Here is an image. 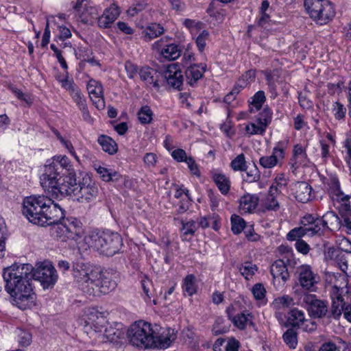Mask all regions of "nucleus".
<instances>
[{
  "label": "nucleus",
  "mask_w": 351,
  "mask_h": 351,
  "mask_svg": "<svg viewBox=\"0 0 351 351\" xmlns=\"http://www.w3.org/2000/svg\"><path fill=\"white\" fill-rule=\"evenodd\" d=\"M22 213L29 222L40 226L60 222L58 229L67 239L77 240L84 232L81 221L74 217L64 219L65 210L47 195L26 197Z\"/></svg>",
  "instance_id": "obj_1"
},
{
  "label": "nucleus",
  "mask_w": 351,
  "mask_h": 351,
  "mask_svg": "<svg viewBox=\"0 0 351 351\" xmlns=\"http://www.w3.org/2000/svg\"><path fill=\"white\" fill-rule=\"evenodd\" d=\"M32 271L31 264L14 263L3 271L5 291L12 297L13 304L22 310L36 304V295L31 284Z\"/></svg>",
  "instance_id": "obj_2"
},
{
  "label": "nucleus",
  "mask_w": 351,
  "mask_h": 351,
  "mask_svg": "<svg viewBox=\"0 0 351 351\" xmlns=\"http://www.w3.org/2000/svg\"><path fill=\"white\" fill-rule=\"evenodd\" d=\"M127 338L132 346L139 349H166L175 341L176 334L170 328L140 320L130 326Z\"/></svg>",
  "instance_id": "obj_3"
},
{
  "label": "nucleus",
  "mask_w": 351,
  "mask_h": 351,
  "mask_svg": "<svg viewBox=\"0 0 351 351\" xmlns=\"http://www.w3.org/2000/svg\"><path fill=\"white\" fill-rule=\"evenodd\" d=\"M331 306L326 300H321L315 294L304 293L302 295V302L305 304L308 315L313 319L322 320L327 324L333 320H339L343 311V296L337 287L332 288L330 294Z\"/></svg>",
  "instance_id": "obj_4"
},
{
  "label": "nucleus",
  "mask_w": 351,
  "mask_h": 351,
  "mask_svg": "<svg viewBox=\"0 0 351 351\" xmlns=\"http://www.w3.org/2000/svg\"><path fill=\"white\" fill-rule=\"evenodd\" d=\"M75 172L70 160L66 156H56L47 161L45 165L44 173L40 178L42 187L45 192L53 195L55 189H59L62 182Z\"/></svg>",
  "instance_id": "obj_5"
},
{
  "label": "nucleus",
  "mask_w": 351,
  "mask_h": 351,
  "mask_svg": "<svg viewBox=\"0 0 351 351\" xmlns=\"http://www.w3.org/2000/svg\"><path fill=\"white\" fill-rule=\"evenodd\" d=\"M65 182H62L59 189H55L51 197L59 198L62 197L73 195L79 202L90 203L95 201L97 197L99 189L91 178L86 176L81 181L77 182L76 177L71 174Z\"/></svg>",
  "instance_id": "obj_6"
},
{
  "label": "nucleus",
  "mask_w": 351,
  "mask_h": 351,
  "mask_svg": "<svg viewBox=\"0 0 351 351\" xmlns=\"http://www.w3.org/2000/svg\"><path fill=\"white\" fill-rule=\"evenodd\" d=\"M84 241L89 247L107 256L119 253L123 245L121 236L109 230L92 231L85 237Z\"/></svg>",
  "instance_id": "obj_7"
},
{
  "label": "nucleus",
  "mask_w": 351,
  "mask_h": 351,
  "mask_svg": "<svg viewBox=\"0 0 351 351\" xmlns=\"http://www.w3.org/2000/svg\"><path fill=\"white\" fill-rule=\"evenodd\" d=\"M307 14L317 24L325 25L335 16L333 4L328 0H304Z\"/></svg>",
  "instance_id": "obj_8"
},
{
  "label": "nucleus",
  "mask_w": 351,
  "mask_h": 351,
  "mask_svg": "<svg viewBox=\"0 0 351 351\" xmlns=\"http://www.w3.org/2000/svg\"><path fill=\"white\" fill-rule=\"evenodd\" d=\"M73 276L79 288L86 295L93 293L94 280L97 270L88 263L76 262L73 265Z\"/></svg>",
  "instance_id": "obj_9"
},
{
  "label": "nucleus",
  "mask_w": 351,
  "mask_h": 351,
  "mask_svg": "<svg viewBox=\"0 0 351 351\" xmlns=\"http://www.w3.org/2000/svg\"><path fill=\"white\" fill-rule=\"evenodd\" d=\"M40 282L44 289H52L58 279L56 269L49 261L40 263L32 272V278Z\"/></svg>",
  "instance_id": "obj_10"
},
{
  "label": "nucleus",
  "mask_w": 351,
  "mask_h": 351,
  "mask_svg": "<svg viewBox=\"0 0 351 351\" xmlns=\"http://www.w3.org/2000/svg\"><path fill=\"white\" fill-rule=\"evenodd\" d=\"M97 279L94 280L93 293H88L89 296H95L99 293L106 294L113 291L117 287L116 273L110 270H97Z\"/></svg>",
  "instance_id": "obj_11"
},
{
  "label": "nucleus",
  "mask_w": 351,
  "mask_h": 351,
  "mask_svg": "<svg viewBox=\"0 0 351 351\" xmlns=\"http://www.w3.org/2000/svg\"><path fill=\"white\" fill-rule=\"evenodd\" d=\"M272 112L269 108H265L256 119V123H250L245 125V130L249 136L263 135L271 120Z\"/></svg>",
  "instance_id": "obj_12"
},
{
  "label": "nucleus",
  "mask_w": 351,
  "mask_h": 351,
  "mask_svg": "<svg viewBox=\"0 0 351 351\" xmlns=\"http://www.w3.org/2000/svg\"><path fill=\"white\" fill-rule=\"evenodd\" d=\"M300 224L306 226L308 237H322L326 234L322 219L319 215L306 214L301 219Z\"/></svg>",
  "instance_id": "obj_13"
},
{
  "label": "nucleus",
  "mask_w": 351,
  "mask_h": 351,
  "mask_svg": "<svg viewBox=\"0 0 351 351\" xmlns=\"http://www.w3.org/2000/svg\"><path fill=\"white\" fill-rule=\"evenodd\" d=\"M169 40V37L162 38L152 45V48L154 50L160 51V54L164 58L174 60L180 56L181 49L176 43L168 44Z\"/></svg>",
  "instance_id": "obj_14"
},
{
  "label": "nucleus",
  "mask_w": 351,
  "mask_h": 351,
  "mask_svg": "<svg viewBox=\"0 0 351 351\" xmlns=\"http://www.w3.org/2000/svg\"><path fill=\"white\" fill-rule=\"evenodd\" d=\"M297 272L300 286L306 291H315L318 277L312 271L311 267L309 265H303L298 269Z\"/></svg>",
  "instance_id": "obj_15"
},
{
  "label": "nucleus",
  "mask_w": 351,
  "mask_h": 351,
  "mask_svg": "<svg viewBox=\"0 0 351 351\" xmlns=\"http://www.w3.org/2000/svg\"><path fill=\"white\" fill-rule=\"evenodd\" d=\"M284 158V143L280 141L274 147L271 156H264L259 158V164L265 169H271L277 165Z\"/></svg>",
  "instance_id": "obj_16"
},
{
  "label": "nucleus",
  "mask_w": 351,
  "mask_h": 351,
  "mask_svg": "<svg viewBox=\"0 0 351 351\" xmlns=\"http://www.w3.org/2000/svg\"><path fill=\"white\" fill-rule=\"evenodd\" d=\"M87 90L96 108L98 109L104 108L105 103L104 99V89L101 83L91 79L87 84Z\"/></svg>",
  "instance_id": "obj_17"
},
{
  "label": "nucleus",
  "mask_w": 351,
  "mask_h": 351,
  "mask_svg": "<svg viewBox=\"0 0 351 351\" xmlns=\"http://www.w3.org/2000/svg\"><path fill=\"white\" fill-rule=\"evenodd\" d=\"M165 77L171 87L180 90L184 78L178 64H171L167 67L165 71Z\"/></svg>",
  "instance_id": "obj_18"
},
{
  "label": "nucleus",
  "mask_w": 351,
  "mask_h": 351,
  "mask_svg": "<svg viewBox=\"0 0 351 351\" xmlns=\"http://www.w3.org/2000/svg\"><path fill=\"white\" fill-rule=\"evenodd\" d=\"M206 71L205 64H193L188 66L185 71L186 82L190 86H194L201 79Z\"/></svg>",
  "instance_id": "obj_19"
},
{
  "label": "nucleus",
  "mask_w": 351,
  "mask_h": 351,
  "mask_svg": "<svg viewBox=\"0 0 351 351\" xmlns=\"http://www.w3.org/2000/svg\"><path fill=\"white\" fill-rule=\"evenodd\" d=\"M120 14L119 8L114 4L106 8L101 16L98 17L97 24L100 28H109Z\"/></svg>",
  "instance_id": "obj_20"
},
{
  "label": "nucleus",
  "mask_w": 351,
  "mask_h": 351,
  "mask_svg": "<svg viewBox=\"0 0 351 351\" xmlns=\"http://www.w3.org/2000/svg\"><path fill=\"white\" fill-rule=\"evenodd\" d=\"M58 80L61 84L62 87L69 93L75 102L84 97L73 79H69L68 76L65 78L58 77Z\"/></svg>",
  "instance_id": "obj_21"
},
{
  "label": "nucleus",
  "mask_w": 351,
  "mask_h": 351,
  "mask_svg": "<svg viewBox=\"0 0 351 351\" xmlns=\"http://www.w3.org/2000/svg\"><path fill=\"white\" fill-rule=\"evenodd\" d=\"M259 197L256 194L246 193L240 199L239 210L241 213H251L256 208Z\"/></svg>",
  "instance_id": "obj_22"
},
{
  "label": "nucleus",
  "mask_w": 351,
  "mask_h": 351,
  "mask_svg": "<svg viewBox=\"0 0 351 351\" xmlns=\"http://www.w3.org/2000/svg\"><path fill=\"white\" fill-rule=\"evenodd\" d=\"M348 245L347 248H341V252L336 259V261L340 268V269L346 273H351V265L349 267L348 261H351V243L348 240L345 239L343 241Z\"/></svg>",
  "instance_id": "obj_23"
},
{
  "label": "nucleus",
  "mask_w": 351,
  "mask_h": 351,
  "mask_svg": "<svg viewBox=\"0 0 351 351\" xmlns=\"http://www.w3.org/2000/svg\"><path fill=\"white\" fill-rule=\"evenodd\" d=\"M308 162L307 154L305 149L300 144L294 146L293 157L290 160L292 168L297 169L300 165H306Z\"/></svg>",
  "instance_id": "obj_24"
},
{
  "label": "nucleus",
  "mask_w": 351,
  "mask_h": 351,
  "mask_svg": "<svg viewBox=\"0 0 351 351\" xmlns=\"http://www.w3.org/2000/svg\"><path fill=\"white\" fill-rule=\"evenodd\" d=\"M326 233L341 229L340 217L334 211H328L321 217Z\"/></svg>",
  "instance_id": "obj_25"
},
{
  "label": "nucleus",
  "mask_w": 351,
  "mask_h": 351,
  "mask_svg": "<svg viewBox=\"0 0 351 351\" xmlns=\"http://www.w3.org/2000/svg\"><path fill=\"white\" fill-rule=\"evenodd\" d=\"M270 272L274 278H281L283 282H286L289 278L287 265L282 259H278L271 265Z\"/></svg>",
  "instance_id": "obj_26"
},
{
  "label": "nucleus",
  "mask_w": 351,
  "mask_h": 351,
  "mask_svg": "<svg viewBox=\"0 0 351 351\" xmlns=\"http://www.w3.org/2000/svg\"><path fill=\"white\" fill-rule=\"evenodd\" d=\"M312 187L305 182H300L296 184L295 199L302 203H306L313 199L311 195Z\"/></svg>",
  "instance_id": "obj_27"
},
{
  "label": "nucleus",
  "mask_w": 351,
  "mask_h": 351,
  "mask_svg": "<svg viewBox=\"0 0 351 351\" xmlns=\"http://www.w3.org/2000/svg\"><path fill=\"white\" fill-rule=\"evenodd\" d=\"M140 78L146 85H152L156 88L160 86L158 82L157 72L149 66H143L139 71Z\"/></svg>",
  "instance_id": "obj_28"
},
{
  "label": "nucleus",
  "mask_w": 351,
  "mask_h": 351,
  "mask_svg": "<svg viewBox=\"0 0 351 351\" xmlns=\"http://www.w3.org/2000/svg\"><path fill=\"white\" fill-rule=\"evenodd\" d=\"M232 324L239 330H244L249 326H253V315L247 311L237 314L232 318Z\"/></svg>",
  "instance_id": "obj_29"
},
{
  "label": "nucleus",
  "mask_w": 351,
  "mask_h": 351,
  "mask_svg": "<svg viewBox=\"0 0 351 351\" xmlns=\"http://www.w3.org/2000/svg\"><path fill=\"white\" fill-rule=\"evenodd\" d=\"M97 143L100 145L103 151L110 155L116 154L118 150L116 142L107 135H100L97 138Z\"/></svg>",
  "instance_id": "obj_30"
},
{
  "label": "nucleus",
  "mask_w": 351,
  "mask_h": 351,
  "mask_svg": "<svg viewBox=\"0 0 351 351\" xmlns=\"http://www.w3.org/2000/svg\"><path fill=\"white\" fill-rule=\"evenodd\" d=\"M265 78L268 85L269 91L271 94V97L276 98L278 95L276 84L280 83V75L277 70L267 71Z\"/></svg>",
  "instance_id": "obj_31"
},
{
  "label": "nucleus",
  "mask_w": 351,
  "mask_h": 351,
  "mask_svg": "<svg viewBox=\"0 0 351 351\" xmlns=\"http://www.w3.org/2000/svg\"><path fill=\"white\" fill-rule=\"evenodd\" d=\"M305 321L304 313L298 308H293L289 311L287 315V326L292 327H300Z\"/></svg>",
  "instance_id": "obj_32"
},
{
  "label": "nucleus",
  "mask_w": 351,
  "mask_h": 351,
  "mask_svg": "<svg viewBox=\"0 0 351 351\" xmlns=\"http://www.w3.org/2000/svg\"><path fill=\"white\" fill-rule=\"evenodd\" d=\"M212 178L222 194L226 195L229 192L230 180L226 175L215 172L213 173Z\"/></svg>",
  "instance_id": "obj_33"
},
{
  "label": "nucleus",
  "mask_w": 351,
  "mask_h": 351,
  "mask_svg": "<svg viewBox=\"0 0 351 351\" xmlns=\"http://www.w3.org/2000/svg\"><path fill=\"white\" fill-rule=\"evenodd\" d=\"M242 172H245V174L242 175V178L243 180L246 182H256L261 178L260 171L255 163H253L252 166L247 165L246 170H243Z\"/></svg>",
  "instance_id": "obj_34"
},
{
  "label": "nucleus",
  "mask_w": 351,
  "mask_h": 351,
  "mask_svg": "<svg viewBox=\"0 0 351 351\" xmlns=\"http://www.w3.org/2000/svg\"><path fill=\"white\" fill-rule=\"evenodd\" d=\"M164 32V28L160 24L152 23L143 32V35L145 41L151 40L162 35Z\"/></svg>",
  "instance_id": "obj_35"
},
{
  "label": "nucleus",
  "mask_w": 351,
  "mask_h": 351,
  "mask_svg": "<svg viewBox=\"0 0 351 351\" xmlns=\"http://www.w3.org/2000/svg\"><path fill=\"white\" fill-rule=\"evenodd\" d=\"M241 274L246 280H250L258 271V267L256 265L253 264L252 262L245 261L243 264L238 266Z\"/></svg>",
  "instance_id": "obj_36"
},
{
  "label": "nucleus",
  "mask_w": 351,
  "mask_h": 351,
  "mask_svg": "<svg viewBox=\"0 0 351 351\" xmlns=\"http://www.w3.org/2000/svg\"><path fill=\"white\" fill-rule=\"evenodd\" d=\"M137 115L140 123L145 125L152 122L154 113L149 106H143L138 110Z\"/></svg>",
  "instance_id": "obj_37"
},
{
  "label": "nucleus",
  "mask_w": 351,
  "mask_h": 351,
  "mask_svg": "<svg viewBox=\"0 0 351 351\" xmlns=\"http://www.w3.org/2000/svg\"><path fill=\"white\" fill-rule=\"evenodd\" d=\"M252 101H250V105L252 106L250 108V112H253L252 108H255L256 110H259L261 109L263 104L266 101V97L264 91L258 90L256 92L252 97H251Z\"/></svg>",
  "instance_id": "obj_38"
},
{
  "label": "nucleus",
  "mask_w": 351,
  "mask_h": 351,
  "mask_svg": "<svg viewBox=\"0 0 351 351\" xmlns=\"http://www.w3.org/2000/svg\"><path fill=\"white\" fill-rule=\"evenodd\" d=\"M232 231L234 234H240L243 230H245L246 223L245 220L240 216L237 215H232L230 218Z\"/></svg>",
  "instance_id": "obj_39"
},
{
  "label": "nucleus",
  "mask_w": 351,
  "mask_h": 351,
  "mask_svg": "<svg viewBox=\"0 0 351 351\" xmlns=\"http://www.w3.org/2000/svg\"><path fill=\"white\" fill-rule=\"evenodd\" d=\"M183 289L190 296L196 293L195 276L193 274H189L184 278Z\"/></svg>",
  "instance_id": "obj_40"
},
{
  "label": "nucleus",
  "mask_w": 351,
  "mask_h": 351,
  "mask_svg": "<svg viewBox=\"0 0 351 351\" xmlns=\"http://www.w3.org/2000/svg\"><path fill=\"white\" fill-rule=\"evenodd\" d=\"M298 334L293 329H288L282 335L285 343L291 349H295L298 345Z\"/></svg>",
  "instance_id": "obj_41"
},
{
  "label": "nucleus",
  "mask_w": 351,
  "mask_h": 351,
  "mask_svg": "<svg viewBox=\"0 0 351 351\" xmlns=\"http://www.w3.org/2000/svg\"><path fill=\"white\" fill-rule=\"evenodd\" d=\"M247 162L243 154H240L232 160L230 166L234 171H243L246 170Z\"/></svg>",
  "instance_id": "obj_42"
},
{
  "label": "nucleus",
  "mask_w": 351,
  "mask_h": 351,
  "mask_svg": "<svg viewBox=\"0 0 351 351\" xmlns=\"http://www.w3.org/2000/svg\"><path fill=\"white\" fill-rule=\"evenodd\" d=\"M230 325L226 324V320L221 317H219L215 319L213 326V332L215 335H219L227 332L229 330Z\"/></svg>",
  "instance_id": "obj_43"
},
{
  "label": "nucleus",
  "mask_w": 351,
  "mask_h": 351,
  "mask_svg": "<svg viewBox=\"0 0 351 351\" xmlns=\"http://www.w3.org/2000/svg\"><path fill=\"white\" fill-rule=\"evenodd\" d=\"M305 235L308 236L306 228L304 225L300 224V227H296L289 232L287 239L289 241H297Z\"/></svg>",
  "instance_id": "obj_44"
},
{
  "label": "nucleus",
  "mask_w": 351,
  "mask_h": 351,
  "mask_svg": "<svg viewBox=\"0 0 351 351\" xmlns=\"http://www.w3.org/2000/svg\"><path fill=\"white\" fill-rule=\"evenodd\" d=\"M350 196L346 195L341 198H338L337 202L340 203L338 208L339 215H351V205L350 202Z\"/></svg>",
  "instance_id": "obj_45"
},
{
  "label": "nucleus",
  "mask_w": 351,
  "mask_h": 351,
  "mask_svg": "<svg viewBox=\"0 0 351 351\" xmlns=\"http://www.w3.org/2000/svg\"><path fill=\"white\" fill-rule=\"evenodd\" d=\"M292 304L293 299L287 295L276 298L273 302L274 308L277 310L288 308Z\"/></svg>",
  "instance_id": "obj_46"
},
{
  "label": "nucleus",
  "mask_w": 351,
  "mask_h": 351,
  "mask_svg": "<svg viewBox=\"0 0 351 351\" xmlns=\"http://www.w3.org/2000/svg\"><path fill=\"white\" fill-rule=\"evenodd\" d=\"M141 287L144 293L143 298L145 302H149L153 295L152 282L147 278L141 280Z\"/></svg>",
  "instance_id": "obj_47"
},
{
  "label": "nucleus",
  "mask_w": 351,
  "mask_h": 351,
  "mask_svg": "<svg viewBox=\"0 0 351 351\" xmlns=\"http://www.w3.org/2000/svg\"><path fill=\"white\" fill-rule=\"evenodd\" d=\"M16 334L18 336V341L21 346L26 347L31 343L32 335L27 330L18 328L16 330Z\"/></svg>",
  "instance_id": "obj_48"
},
{
  "label": "nucleus",
  "mask_w": 351,
  "mask_h": 351,
  "mask_svg": "<svg viewBox=\"0 0 351 351\" xmlns=\"http://www.w3.org/2000/svg\"><path fill=\"white\" fill-rule=\"evenodd\" d=\"M180 221L182 224L181 232L183 233V236L194 234L197 230V226L195 221L190 220L189 221H184V220L180 219Z\"/></svg>",
  "instance_id": "obj_49"
},
{
  "label": "nucleus",
  "mask_w": 351,
  "mask_h": 351,
  "mask_svg": "<svg viewBox=\"0 0 351 351\" xmlns=\"http://www.w3.org/2000/svg\"><path fill=\"white\" fill-rule=\"evenodd\" d=\"M328 193L332 198L335 199L337 201L338 198L345 196L343 191L341 190L339 182L337 180H333L328 189Z\"/></svg>",
  "instance_id": "obj_50"
},
{
  "label": "nucleus",
  "mask_w": 351,
  "mask_h": 351,
  "mask_svg": "<svg viewBox=\"0 0 351 351\" xmlns=\"http://www.w3.org/2000/svg\"><path fill=\"white\" fill-rule=\"evenodd\" d=\"M76 105L77 106L80 110L82 112V117L84 121L86 122H91L92 118L89 113L85 98H82L78 101L75 102Z\"/></svg>",
  "instance_id": "obj_51"
},
{
  "label": "nucleus",
  "mask_w": 351,
  "mask_h": 351,
  "mask_svg": "<svg viewBox=\"0 0 351 351\" xmlns=\"http://www.w3.org/2000/svg\"><path fill=\"white\" fill-rule=\"evenodd\" d=\"M263 208L265 210H277L280 206L278 201L276 199V196H271L267 195L264 203Z\"/></svg>",
  "instance_id": "obj_52"
},
{
  "label": "nucleus",
  "mask_w": 351,
  "mask_h": 351,
  "mask_svg": "<svg viewBox=\"0 0 351 351\" xmlns=\"http://www.w3.org/2000/svg\"><path fill=\"white\" fill-rule=\"evenodd\" d=\"M252 293L256 300H261L265 297L266 289L262 283H256L252 287Z\"/></svg>",
  "instance_id": "obj_53"
},
{
  "label": "nucleus",
  "mask_w": 351,
  "mask_h": 351,
  "mask_svg": "<svg viewBox=\"0 0 351 351\" xmlns=\"http://www.w3.org/2000/svg\"><path fill=\"white\" fill-rule=\"evenodd\" d=\"M332 112L336 119L342 120L346 117V108L343 104L338 101H336L333 104Z\"/></svg>",
  "instance_id": "obj_54"
},
{
  "label": "nucleus",
  "mask_w": 351,
  "mask_h": 351,
  "mask_svg": "<svg viewBox=\"0 0 351 351\" xmlns=\"http://www.w3.org/2000/svg\"><path fill=\"white\" fill-rule=\"evenodd\" d=\"M209 33L207 30H203L197 37L195 43L200 52L204 50L206 45V40L208 39Z\"/></svg>",
  "instance_id": "obj_55"
},
{
  "label": "nucleus",
  "mask_w": 351,
  "mask_h": 351,
  "mask_svg": "<svg viewBox=\"0 0 351 351\" xmlns=\"http://www.w3.org/2000/svg\"><path fill=\"white\" fill-rule=\"evenodd\" d=\"M341 228H344L347 234H351V214L340 216Z\"/></svg>",
  "instance_id": "obj_56"
},
{
  "label": "nucleus",
  "mask_w": 351,
  "mask_h": 351,
  "mask_svg": "<svg viewBox=\"0 0 351 351\" xmlns=\"http://www.w3.org/2000/svg\"><path fill=\"white\" fill-rule=\"evenodd\" d=\"M10 89L19 99L25 101L28 106L32 104V99L29 95L23 93L20 89L14 87H12Z\"/></svg>",
  "instance_id": "obj_57"
},
{
  "label": "nucleus",
  "mask_w": 351,
  "mask_h": 351,
  "mask_svg": "<svg viewBox=\"0 0 351 351\" xmlns=\"http://www.w3.org/2000/svg\"><path fill=\"white\" fill-rule=\"evenodd\" d=\"M299 104L303 109H310L313 107V101L308 97L306 94L300 93L298 95Z\"/></svg>",
  "instance_id": "obj_58"
},
{
  "label": "nucleus",
  "mask_w": 351,
  "mask_h": 351,
  "mask_svg": "<svg viewBox=\"0 0 351 351\" xmlns=\"http://www.w3.org/2000/svg\"><path fill=\"white\" fill-rule=\"evenodd\" d=\"M171 156L177 162H186L189 157L186 156V152L182 149H176L171 153Z\"/></svg>",
  "instance_id": "obj_59"
},
{
  "label": "nucleus",
  "mask_w": 351,
  "mask_h": 351,
  "mask_svg": "<svg viewBox=\"0 0 351 351\" xmlns=\"http://www.w3.org/2000/svg\"><path fill=\"white\" fill-rule=\"evenodd\" d=\"M187 165H188V167L190 170V172L197 176V177H199L200 176V171L199 170V167H198V165L196 163L195 160H194V158L191 156H189V158L188 160L186 161Z\"/></svg>",
  "instance_id": "obj_60"
},
{
  "label": "nucleus",
  "mask_w": 351,
  "mask_h": 351,
  "mask_svg": "<svg viewBox=\"0 0 351 351\" xmlns=\"http://www.w3.org/2000/svg\"><path fill=\"white\" fill-rule=\"evenodd\" d=\"M296 250L302 254H307L310 250L309 245L302 239H298L295 244Z\"/></svg>",
  "instance_id": "obj_61"
},
{
  "label": "nucleus",
  "mask_w": 351,
  "mask_h": 351,
  "mask_svg": "<svg viewBox=\"0 0 351 351\" xmlns=\"http://www.w3.org/2000/svg\"><path fill=\"white\" fill-rule=\"evenodd\" d=\"M125 69L128 75V77L132 79L138 72V67L136 64L130 61H127L125 63Z\"/></svg>",
  "instance_id": "obj_62"
},
{
  "label": "nucleus",
  "mask_w": 351,
  "mask_h": 351,
  "mask_svg": "<svg viewBox=\"0 0 351 351\" xmlns=\"http://www.w3.org/2000/svg\"><path fill=\"white\" fill-rule=\"evenodd\" d=\"M95 169L96 170L97 173L100 176L101 178L105 181V182H109V176L110 169H107L104 167L101 166H95Z\"/></svg>",
  "instance_id": "obj_63"
},
{
  "label": "nucleus",
  "mask_w": 351,
  "mask_h": 351,
  "mask_svg": "<svg viewBox=\"0 0 351 351\" xmlns=\"http://www.w3.org/2000/svg\"><path fill=\"white\" fill-rule=\"evenodd\" d=\"M319 351H342L340 346H337L332 341H328L323 343ZM344 351V350H343Z\"/></svg>",
  "instance_id": "obj_64"
}]
</instances>
